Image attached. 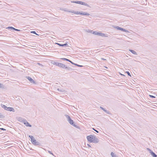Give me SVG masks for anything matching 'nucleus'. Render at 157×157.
<instances>
[{"label":"nucleus","mask_w":157,"mask_h":157,"mask_svg":"<svg viewBox=\"0 0 157 157\" xmlns=\"http://www.w3.org/2000/svg\"><path fill=\"white\" fill-rule=\"evenodd\" d=\"M87 140L90 143H97L99 142V140L96 136L93 135H90L86 137Z\"/></svg>","instance_id":"f257e3e1"},{"label":"nucleus","mask_w":157,"mask_h":157,"mask_svg":"<svg viewBox=\"0 0 157 157\" xmlns=\"http://www.w3.org/2000/svg\"><path fill=\"white\" fill-rule=\"evenodd\" d=\"M65 116L66 117V118H67V121L71 124L72 125H73V126L77 128H79V127L77 126V125H76L74 123L73 121L71 119L70 117L69 116L67 115H66Z\"/></svg>","instance_id":"f03ea898"},{"label":"nucleus","mask_w":157,"mask_h":157,"mask_svg":"<svg viewBox=\"0 0 157 157\" xmlns=\"http://www.w3.org/2000/svg\"><path fill=\"white\" fill-rule=\"evenodd\" d=\"M29 137L31 139L32 143L33 144L36 146L40 145V144L39 142L36 141L33 136L29 135Z\"/></svg>","instance_id":"7ed1b4c3"},{"label":"nucleus","mask_w":157,"mask_h":157,"mask_svg":"<svg viewBox=\"0 0 157 157\" xmlns=\"http://www.w3.org/2000/svg\"><path fill=\"white\" fill-rule=\"evenodd\" d=\"M52 63L54 65H56L57 66H58L62 68H64V67H65V65L57 62H56L55 61H52Z\"/></svg>","instance_id":"20e7f679"},{"label":"nucleus","mask_w":157,"mask_h":157,"mask_svg":"<svg viewBox=\"0 0 157 157\" xmlns=\"http://www.w3.org/2000/svg\"><path fill=\"white\" fill-rule=\"evenodd\" d=\"M19 119H21V120L22 121V122L24 123L26 126L30 127L32 126V125L30 124L26 120L24 119L21 117H19Z\"/></svg>","instance_id":"39448f33"},{"label":"nucleus","mask_w":157,"mask_h":157,"mask_svg":"<svg viewBox=\"0 0 157 157\" xmlns=\"http://www.w3.org/2000/svg\"><path fill=\"white\" fill-rule=\"evenodd\" d=\"M75 3L85 6L89 7H90L89 5L82 1H76V2H75Z\"/></svg>","instance_id":"423d86ee"},{"label":"nucleus","mask_w":157,"mask_h":157,"mask_svg":"<svg viewBox=\"0 0 157 157\" xmlns=\"http://www.w3.org/2000/svg\"><path fill=\"white\" fill-rule=\"evenodd\" d=\"M26 78L30 81L31 83H35V82L30 77L26 76Z\"/></svg>","instance_id":"0eeeda50"},{"label":"nucleus","mask_w":157,"mask_h":157,"mask_svg":"<svg viewBox=\"0 0 157 157\" xmlns=\"http://www.w3.org/2000/svg\"><path fill=\"white\" fill-rule=\"evenodd\" d=\"M56 44L58 45L59 46H62V47H68L69 46L67 44V43H65L64 44H60L59 43H56Z\"/></svg>","instance_id":"6e6552de"},{"label":"nucleus","mask_w":157,"mask_h":157,"mask_svg":"<svg viewBox=\"0 0 157 157\" xmlns=\"http://www.w3.org/2000/svg\"><path fill=\"white\" fill-rule=\"evenodd\" d=\"M98 35L102 37H108L107 34H105L100 33H99Z\"/></svg>","instance_id":"1a4fd4ad"},{"label":"nucleus","mask_w":157,"mask_h":157,"mask_svg":"<svg viewBox=\"0 0 157 157\" xmlns=\"http://www.w3.org/2000/svg\"><path fill=\"white\" fill-rule=\"evenodd\" d=\"M80 14L87 16H89L90 15V14L88 13L83 12H80Z\"/></svg>","instance_id":"9d476101"},{"label":"nucleus","mask_w":157,"mask_h":157,"mask_svg":"<svg viewBox=\"0 0 157 157\" xmlns=\"http://www.w3.org/2000/svg\"><path fill=\"white\" fill-rule=\"evenodd\" d=\"M7 110L9 111H12L13 112H15L14 109L12 107H8Z\"/></svg>","instance_id":"9b49d317"},{"label":"nucleus","mask_w":157,"mask_h":157,"mask_svg":"<svg viewBox=\"0 0 157 157\" xmlns=\"http://www.w3.org/2000/svg\"><path fill=\"white\" fill-rule=\"evenodd\" d=\"M151 154L152 156L153 157H157V155L154 153L152 151H151V152L150 153Z\"/></svg>","instance_id":"f8f14e48"},{"label":"nucleus","mask_w":157,"mask_h":157,"mask_svg":"<svg viewBox=\"0 0 157 157\" xmlns=\"http://www.w3.org/2000/svg\"><path fill=\"white\" fill-rule=\"evenodd\" d=\"M129 51L131 52L132 54H134L135 55H137V53L135 51H134V50H132V49H129Z\"/></svg>","instance_id":"ddd939ff"},{"label":"nucleus","mask_w":157,"mask_h":157,"mask_svg":"<svg viewBox=\"0 0 157 157\" xmlns=\"http://www.w3.org/2000/svg\"><path fill=\"white\" fill-rule=\"evenodd\" d=\"M65 69H66L67 70H68L69 71H72L73 69L71 67H67L65 65V67H64V68Z\"/></svg>","instance_id":"4468645a"},{"label":"nucleus","mask_w":157,"mask_h":157,"mask_svg":"<svg viewBox=\"0 0 157 157\" xmlns=\"http://www.w3.org/2000/svg\"><path fill=\"white\" fill-rule=\"evenodd\" d=\"M91 33H92V34H93L95 35H98L99 32H97L96 31H93L92 30L91 31Z\"/></svg>","instance_id":"2eb2a0df"},{"label":"nucleus","mask_w":157,"mask_h":157,"mask_svg":"<svg viewBox=\"0 0 157 157\" xmlns=\"http://www.w3.org/2000/svg\"><path fill=\"white\" fill-rule=\"evenodd\" d=\"M1 106L2 108L6 110H7L8 107H7L5 105L1 104Z\"/></svg>","instance_id":"dca6fc26"},{"label":"nucleus","mask_w":157,"mask_h":157,"mask_svg":"<svg viewBox=\"0 0 157 157\" xmlns=\"http://www.w3.org/2000/svg\"><path fill=\"white\" fill-rule=\"evenodd\" d=\"M121 30L122 31H124V32H125L126 33H128V30H127L125 29H124L123 28H121Z\"/></svg>","instance_id":"f3484780"},{"label":"nucleus","mask_w":157,"mask_h":157,"mask_svg":"<svg viewBox=\"0 0 157 157\" xmlns=\"http://www.w3.org/2000/svg\"><path fill=\"white\" fill-rule=\"evenodd\" d=\"M61 59H62L63 60H65L67 61L68 62H71V60L67 59L65 58H62Z\"/></svg>","instance_id":"a211bd4d"},{"label":"nucleus","mask_w":157,"mask_h":157,"mask_svg":"<svg viewBox=\"0 0 157 157\" xmlns=\"http://www.w3.org/2000/svg\"><path fill=\"white\" fill-rule=\"evenodd\" d=\"M0 88L2 89H4L5 88L4 86L2 84H1L0 83Z\"/></svg>","instance_id":"6ab92c4d"},{"label":"nucleus","mask_w":157,"mask_h":157,"mask_svg":"<svg viewBox=\"0 0 157 157\" xmlns=\"http://www.w3.org/2000/svg\"><path fill=\"white\" fill-rule=\"evenodd\" d=\"M5 116L2 113H0V118H4L5 117Z\"/></svg>","instance_id":"aec40b11"},{"label":"nucleus","mask_w":157,"mask_h":157,"mask_svg":"<svg viewBox=\"0 0 157 157\" xmlns=\"http://www.w3.org/2000/svg\"><path fill=\"white\" fill-rule=\"evenodd\" d=\"M114 28L117 29V30H121V28L118 26H116L114 27Z\"/></svg>","instance_id":"412c9836"},{"label":"nucleus","mask_w":157,"mask_h":157,"mask_svg":"<svg viewBox=\"0 0 157 157\" xmlns=\"http://www.w3.org/2000/svg\"><path fill=\"white\" fill-rule=\"evenodd\" d=\"M104 111H105L106 113L107 114H111L110 112L108 111L107 110H106L105 109V110H104Z\"/></svg>","instance_id":"4be33fe9"},{"label":"nucleus","mask_w":157,"mask_h":157,"mask_svg":"<svg viewBox=\"0 0 157 157\" xmlns=\"http://www.w3.org/2000/svg\"><path fill=\"white\" fill-rule=\"evenodd\" d=\"M111 155L112 157H117L116 155H115L113 152H112L111 153Z\"/></svg>","instance_id":"5701e85b"},{"label":"nucleus","mask_w":157,"mask_h":157,"mask_svg":"<svg viewBox=\"0 0 157 157\" xmlns=\"http://www.w3.org/2000/svg\"><path fill=\"white\" fill-rule=\"evenodd\" d=\"M15 28L12 27H10V26H9L8 27L7 29H13V30H14V29Z\"/></svg>","instance_id":"b1692460"},{"label":"nucleus","mask_w":157,"mask_h":157,"mask_svg":"<svg viewBox=\"0 0 157 157\" xmlns=\"http://www.w3.org/2000/svg\"><path fill=\"white\" fill-rule=\"evenodd\" d=\"M31 33H33V34H35L36 35H38L36 33V32L35 31H32L31 32Z\"/></svg>","instance_id":"393cba45"},{"label":"nucleus","mask_w":157,"mask_h":157,"mask_svg":"<svg viewBox=\"0 0 157 157\" xmlns=\"http://www.w3.org/2000/svg\"><path fill=\"white\" fill-rule=\"evenodd\" d=\"M126 73H127L128 74V75L129 76H131V75H130V73L129 72V71H126Z\"/></svg>","instance_id":"a878e982"},{"label":"nucleus","mask_w":157,"mask_h":157,"mask_svg":"<svg viewBox=\"0 0 157 157\" xmlns=\"http://www.w3.org/2000/svg\"><path fill=\"white\" fill-rule=\"evenodd\" d=\"M149 96L152 98H155V97L154 96H153V95H149Z\"/></svg>","instance_id":"bb28decb"},{"label":"nucleus","mask_w":157,"mask_h":157,"mask_svg":"<svg viewBox=\"0 0 157 157\" xmlns=\"http://www.w3.org/2000/svg\"><path fill=\"white\" fill-rule=\"evenodd\" d=\"M80 12H78V11L75 12V14H80Z\"/></svg>","instance_id":"cd10ccee"},{"label":"nucleus","mask_w":157,"mask_h":157,"mask_svg":"<svg viewBox=\"0 0 157 157\" xmlns=\"http://www.w3.org/2000/svg\"><path fill=\"white\" fill-rule=\"evenodd\" d=\"M68 12H70V13H75V11H68Z\"/></svg>","instance_id":"c85d7f7f"},{"label":"nucleus","mask_w":157,"mask_h":157,"mask_svg":"<svg viewBox=\"0 0 157 157\" xmlns=\"http://www.w3.org/2000/svg\"><path fill=\"white\" fill-rule=\"evenodd\" d=\"M75 65L79 67H82V66L79 65H78V64H76V63L75 64Z\"/></svg>","instance_id":"c756f323"},{"label":"nucleus","mask_w":157,"mask_h":157,"mask_svg":"<svg viewBox=\"0 0 157 157\" xmlns=\"http://www.w3.org/2000/svg\"><path fill=\"white\" fill-rule=\"evenodd\" d=\"M48 151V153H49L50 154H51V155H54L53 154V153H52V152H51V151Z\"/></svg>","instance_id":"7c9ffc66"},{"label":"nucleus","mask_w":157,"mask_h":157,"mask_svg":"<svg viewBox=\"0 0 157 157\" xmlns=\"http://www.w3.org/2000/svg\"><path fill=\"white\" fill-rule=\"evenodd\" d=\"M14 30H15V31H20V30L18 29H16L15 28H14Z\"/></svg>","instance_id":"2f4dec72"},{"label":"nucleus","mask_w":157,"mask_h":157,"mask_svg":"<svg viewBox=\"0 0 157 157\" xmlns=\"http://www.w3.org/2000/svg\"><path fill=\"white\" fill-rule=\"evenodd\" d=\"M147 150L149 151L150 153L151 152V151H152V150H151L149 148H147Z\"/></svg>","instance_id":"473e14b6"},{"label":"nucleus","mask_w":157,"mask_h":157,"mask_svg":"<svg viewBox=\"0 0 157 157\" xmlns=\"http://www.w3.org/2000/svg\"><path fill=\"white\" fill-rule=\"evenodd\" d=\"M100 108L103 111L105 110V109L104 108H103L101 106L100 107Z\"/></svg>","instance_id":"72a5a7b5"},{"label":"nucleus","mask_w":157,"mask_h":157,"mask_svg":"<svg viewBox=\"0 0 157 157\" xmlns=\"http://www.w3.org/2000/svg\"><path fill=\"white\" fill-rule=\"evenodd\" d=\"M0 129L2 130H3V131H6V129H4V128H0Z\"/></svg>","instance_id":"f704fd0d"},{"label":"nucleus","mask_w":157,"mask_h":157,"mask_svg":"<svg viewBox=\"0 0 157 157\" xmlns=\"http://www.w3.org/2000/svg\"><path fill=\"white\" fill-rule=\"evenodd\" d=\"M93 129L94 130L95 132H96L97 133H98L99 132L97 130H95V129H94V128H93Z\"/></svg>","instance_id":"c9c22d12"},{"label":"nucleus","mask_w":157,"mask_h":157,"mask_svg":"<svg viewBox=\"0 0 157 157\" xmlns=\"http://www.w3.org/2000/svg\"><path fill=\"white\" fill-rule=\"evenodd\" d=\"M72 64H73V65H75V63H73L72 61H71V62H70Z\"/></svg>","instance_id":"e433bc0d"},{"label":"nucleus","mask_w":157,"mask_h":157,"mask_svg":"<svg viewBox=\"0 0 157 157\" xmlns=\"http://www.w3.org/2000/svg\"><path fill=\"white\" fill-rule=\"evenodd\" d=\"M63 11H67V12H68V10H67L66 9H63Z\"/></svg>","instance_id":"4c0bfd02"},{"label":"nucleus","mask_w":157,"mask_h":157,"mask_svg":"<svg viewBox=\"0 0 157 157\" xmlns=\"http://www.w3.org/2000/svg\"><path fill=\"white\" fill-rule=\"evenodd\" d=\"M71 2L72 3H75V2H76V1H71Z\"/></svg>","instance_id":"58836bf2"},{"label":"nucleus","mask_w":157,"mask_h":157,"mask_svg":"<svg viewBox=\"0 0 157 157\" xmlns=\"http://www.w3.org/2000/svg\"><path fill=\"white\" fill-rule=\"evenodd\" d=\"M87 146H88V147H91V146H90V145L89 144H87Z\"/></svg>","instance_id":"ea45409f"},{"label":"nucleus","mask_w":157,"mask_h":157,"mask_svg":"<svg viewBox=\"0 0 157 157\" xmlns=\"http://www.w3.org/2000/svg\"><path fill=\"white\" fill-rule=\"evenodd\" d=\"M101 59H102L103 60H106V59H104V58H101Z\"/></svg>","instance_id":"a19ab883"},{"label":"nucleus","mask_w":157,"mask_h":157,"mask_svg":"<svg viewBox=\"0 0 157 157\" xmlns=\"http://www.w3.org/2000/svg\"><path fill=\"white\" fill-rule=\"evenodd\" d=\"M1 1H0V5H1Z\"/></svg>","instance_id":"79ce46f5"},{"label":"nucleus","mask_w":157,"mask_h":157,"mask_svg":"<svg viewBox=\"0 0 157 157\" xmlns=\"http://www.w3.org/2000/svg\"><path fill=\"white\" fill-rule=\"evenodd\" d=\"M38 64H39V65H40V63H38Z\"/></svg>","instance_id":"37998d69"}]
</instances>
